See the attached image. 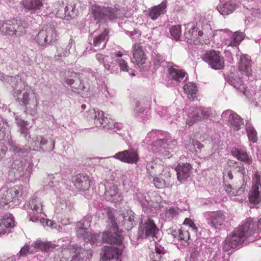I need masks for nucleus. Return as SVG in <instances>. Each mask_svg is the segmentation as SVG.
<instances>
[{
    "label": "nucleus",
    "mask_w": 261,
    "mask_h": 261,
    "mask_svg": "<svg viewBox=\"0 0 261 261\" xmlns=\"http://www.w3.org/2000/svg\"><path fill=\"white\" fill-rule=\"evenodd\" d=\"M154 252L162 255L165 254V250L163 247L156 245L155 247V252Z\"/></svg>",
    "instance_id": "052dcab7"
},
{
    "label": "nucleus",
    "mask_w": 261,
    "mask_h": 261,
    "mask_svg": "<svg viewBox=\"0 0 261 261\" xmlns=\"http://www.w3.org/2000/svg\"><path fill=\"white\" fill-rule=\"evenodd\" d=\"M139 230L145 234L146 238H154L159 231V228L154 221L148 217L144 222L139 224Z\"/></svg>",
    "instance_id": "ddd939ff"
},
{
    "label": "nucleus",
    "mask_w": 261,
    "mask_h": 261,
    "mask_svg": "<svg viewBox=\"0 0 261 261\" xmlns=\"http://www.w3.org/2000/svg\"><path fill=\"white\" fill-rule=\"evenodd\" d=\"M200 251V249L197 246H196L191 252V257L194 259H197L199 255Z\"/></svg>",
    "instance_id": "603ef678"
},
{
    "label": "nucleus",
    "mask_w": 261,
    "mask_h": 261,
    "mask_svg": "<svg viewBox=\"0 0 261 261\" xmlns=\"http://www.w3.org/2000/svg\"><path fill=\"white\" fill-rule=\"evenodd\" d=\"M184 89L189 99L193 100L196 98L198 89L195 84L189 83L184 86Z\"/></svg>",
    "instance_id": "7c9ffc66"
},
{
    "label": "nucleus",
    "mask_w": 261,
    "mask_h": 261,
    "mask_svg": "<svg viewBox=\"0 0 261 261\" xmlns=\"http://www.w3.org/2000/svg\"><path fill=\"white\" fill-rule=\"evenodd\" d=\"M158 165L153 162H149L146 165V170L148 174L151 177L154 176L156 175V169L157 168Z\"/></svg>",
    "instance_id": "a19ab883"
},
{
    "label": "nucleus",
    "mask_w": 261,
    "mask_h": 261,
    "mask_svg": "<svg viewBox=\"0 0 261 261\" xmlns=\"http://www.w3.org/2000/svg\"><path fill=\"white\" fill-rule=\"evenodd\" d=\"M226 177L231 180L233 179V175L230 171L227 173Z\"/></svg>",
    "instance_id": "338daca9"
},
{
    "label": "nucleus",
    "mask_w": 261,
    "mask_h": 261,
    "mask_svg": "<svg viewBox=\"0 0 261 261\" xmlns=\"http://www.w3.org/2000/svg\"><path fill=\"white\" fill-rule=\"evenodd\" d=\"M70 253L72 255L71 261H87L92 256L91 251L75 245L72 246Z\"/></svg>",
    "instance_id": "2eb2a0df"
},
{
    "label": "nucleus",
    "mask_w": 261,
    "mask_h": 261,
    "mask_svg": "<svg viewBox=\"0 0 261 261\" xmlns=\"http://www.w3.org/2000/svg\"><path fill=\"white\" fill-rule=\"evenodd\" d=\"M230 84L236 89L245 94L246 90V86L243 83L241 79H233L230 80Z\"/></svg>",
    "instance_id": "f704fd0d"
},
{
    "label": "nucleus",
    "mask_w": 261,
    "mask_h": 261,
    "mask_svg": "<svg viewBox=\"0 0 261 261\" xmlns=\"http://www.w3.org/2000/svg\"><path fill=\"white\" fill-rule=\"evenodd\" d=\"M170 141L167 139L160 140H159V141H158L159 144H160L162 147H163V148H165V149H171V147L168 146V143Z\"/></svg>",
    "instance_id": "6e6d98bb"
},
{
    "label": "nucleus",
    "mask_w": 261,
    "mask_h": 261,
    "mask_svg": "<svg viewBox=\"0 0 261 261\" xmlns=\"http://www.w3.org/2000/svg\"><path fill=\"white\" fill-rule=\"evenodd\" d=\"M31 247L29 245H24L20 250L19 253L21 255H26L28 253H31Z\"/></svg>",
    "instance_id": "5fc2aeb1"
},
{
    "label": "nucleus",
    "mask_w": 261,
    "mask_h": 261,
    "mask_svg": "<svg viewBox=\"0 0 261 261\" xmlns=\"http://www.w3.org/2000/svg\"><path fill=\"white\" fill-rule=\"evenodd\" d=\"M76 234L78 238L91 244L95 243L99 239L98 234L92 233L89 231L88 228L84 227V225L80 222L77 224Z\"/></svg>",
    "instance_id": "f8f14e48"
},
{
    "label": "nucleus",
    "mask_w": 261,
    "mask_h": 261,
    "mask_svg": "<svg viewBox=\"0 0 261 261\" xmlns=\"http://www.w3.org/2000/svg\"><path fill=\"white\" fill-rule=\"evenodd\" d=\"M110 32L107 28H105L102 32L93 38V45L96 48L95 50L103 49L109 40Z\"/></svg>",
    "instance_id": "6ab92c4d"
},
{
    "label": "nucleus",
    "mask_w": 261,
    "mask_h": 261,
    "mask_svg": "<svg viewBox=\"0 0 261 261\" xmlns=\"http://www.w3.org/2000/svg\"><path fill=\"white\" fill-rule=\"evenodd\" d=\"M210 115V110L208 108L199 107L193 109L188 114L189 118L186 124L191 126L194 123L207 119Z\"/></svg>",
    "instance_id": "6e6552de"
},
{
    "label": "nucleus",
    "mask_w": 261,
    "mask_h": 261,
    "mask_svg": "<svg viewBox=\"0 0 261 261\" xmlns=\"http://www.w3.org/2000/svg\"><path fill=\"white\" fill-rule=\"evenodd\" d=\"M21 4L28 11L35 12L43 6V0H22Z\"/></svg>",
    "instance_id": "b1692460"
},
{
    "label": "nucleus",
    "mask_w": 261,
    "mask_h": 261,
    "mask_svg": "<svg viewBox=\"0 0 261 261\" xmlns=\"http://www.w3.org/2000/svg\"><path fill=\"white\" fill-rule=\"evenodd\" d=\"M12 193H14V195H22V186L21 185L14 186L4 193L3 196L1 198V206H3L5 210L9 209L10 207L9 204L11 202H14L12 197Z\"/></svg>",
    "instance_id": "9d476101"
},
{
    "label": "nucleus",
    "mask_w": 261,
    "mask_h": 261,
    "mask_svg": "<svg viewBox=\"0 0 261 261\" xmlns=\"http://www.w3.org/2000/svg\"><path fill=\"white\" fill-rule=\"evenodd\" d=\"M104 18L107 17L110 20L116 18L117 9L111 7H104Z\"/></svg>",
    "instance_id": "ea45409f"
},
{
    "label": "nucleus",
    "mask_w": 261,
    "mask_h": 261,
    "mask_svg": "<svg viewBox=\"0 0 261 261\" xmlns=\"http://www.w3.org/2000/svg\"><path fill=\"white\" fill-rule=\"evenodd\" d=\"M34 246L35 248L38 249L43 251H50L56 248V245L51 242H43L38 240L34 243Z\"/></svg>",
    "instance_id": "c85d7f7f"
},
{
    "label": "nucleus",
    "mask_w": 261,
    "mask_h": 261,
    "mask_svg": "<svg viewBox=\"0 0 261 261\" xmlns=\"http://www.w3.org/2000/svg\"><path fill=\"white\" fill-rule=\"evenodd\" d=\"M235 10V6L230 2H227L223 6V11L227 14L232 12Z\"/></svg>",
    "instance_id": "49530a36"
},
{
    "label": "nucleus",
    "mask_w": 261,
    "mask_h": 261,
    "mask_svg": "<svg viewBox=\"0 0 261 261\" xmlns=\"http://www.w3.org/2000/svg\"><path fill=\"white\" fill-rule=\"evenodd\" d=\"M180 211V209L178 207H171L166 210L165 216L169 220H172L174 218H177Z\"/></svg>",
    "instance_id": "4c0bfd02"
},
{
    "label": "nucleus",
    "mask_w": 261,
    "mask_h": 261,
    "mask_svg": "<svg viewBox=\"0 0 261 261\" xmlns=\"http://www.w3.org/2000/svg\"><path fill=\"white\" fill-rule=\"evenodd\" d=\"M114 211L113 208L109 207H106L104 208V212L110 221L111 226L108 231L103 232L102 239L103 242L120 245L122 243L123 238L122 231L119 230L117 224Z\"/></svg>",
    "instance_id": "f03ea898"
},
{
    "label": "nucleus",
    "mask_w": 261,
    "mask_h": 261,
    "mask_svg": "<svg viewBox=\"0 0 261 261\" xmlns=\"http://www.w3.org/2000/svg\"><path fill=\"white\" fill-rule=\"evenodd\" d=\"M182 226H184L185 227L187 228L188 230H192L194 232H196L197 231V228L195 224L190 218H187L185 219L182 223Z\"/></svg>",
    "instance_id": "79ce46f5"
},
{
    "label": "nucleus",
    "mask_w": 261,
    "mask_h": 261,
    "mask_svg": "<svg viewBox=\"0 0 261 261\" xmlns=\"http://www.w3.org/2000/svg\"><path fill=\"white\" fill-rule=\"evenodd\" d=\"M6 228H11L15 226V221L12 215L9 214L4 216L1 220V224Z\"/></svg>",
    "instance_id": "72a5a7b5"
},
{
    "label": "nucleus",
    "mask_w": 261,
    "mask_h": 261,
    "mask_svg": "<svg viewBox=\"0 0 261 261\" xmlns=\"http://www.w3.org/2000/svg\"><path fill=\"white\" fill-rule=\"evenodd\" d=\"M116 62L118 63L121 71H127L128 70V67L127 63L125 61L121 58H118L116 59Z\"/></svg>",
    "instance_id": "c03bdc74"
},
{
    "label": "nucleus",
    "mask_w": 261,
    "mask_h": 261,
    "mask_svg": "<svg viewBox=\"0 0 261 261\" xmlns=\"http://www.w3.org/2000/svg\"><path fill=\"white\" fill-rule=\"evenodd\" d=\"M203 34V32L199 30L198 28L195 27L192 28L185 33L186 38L191 41H195L196 39L201 37Z\"/></svg>",
    "instance_id": "2f4dec72"
},
{
    "label": "nucleus",
    "mask_w": 261,
    "mask_h": 261,
    "mask_svg": "<svg viewBox=\"0 0 261 261\" xmlns=\"http://www.w3.org/2000/svg\"><path fill=\"white\" fill-rule=\"evenodd\" d=\"M28 206L33 211L34 214L43 213L42 203L38 198L32 199L29 202Z\"/></svg>",
    "instance_id": "cd10ccee"
},
{
    "label": "nucleus",
    "mask_w": 261,
    "mask_h": 261,
    "mask_svg": "<svg viewBox=\"0 0 261 261\" xmlns=\"http://www.w3.org/2000/svg\"><path fill=\"white\" fill-rule=\"evenodd\" d=\"M115 159L128 164H137L139 161V156L137 151L133 149L125 150L116 153Z\"/></svg>",
    "instance_id": "1a4fd4ad"
},
{
    "label": "nucleus",
    "mask_w": 261,
    "mask_h": 261,
    "mask_svg": "<svg viewBox=\"0 0 261 261\" xmlns=\"http://www.w3.org/2000/svg\"><path fill=\"white\" fill-rule=\"evenodd\" d=\"M133 57L137 65L139 67L145 64L146 57L143 47L140 44L136 43L133 47Z\"/></svg>",
    "instance_id": "4be33fe9"
},
{
    "label": "nucleus",
    "mask_w": 261,
    "mask_h": 261,
    "mask_svg": "<svg viewBox=\"0 0 261 261\" xmlns=\"http://www.w3.org/2000/svg\"><path fill=\"white\" fill-rule=\"evenodd\" d=\"M96 58L100 63H103L105 62L104 56L102 54H97L96 55Z\"/></svg>",
    "instance_id": "680f3d73"
},
{
    "label": "nucleus",
    "mask_w": 261,
    "mask_h": 261,
    "mask_svg": "<svg viewBox=\"0 0 261 261\" xmlns=\"http://www.w3.org/2000/svg\"><path fill=\"white\" fill-rule=\"evenodd\" d=\"M239 70L242 75L248 76L251 74V61L248 55H245L240 57Z\"/></svg>",
    "instance_id": "f3484780"
},
{
    "label": "nucleus",
    "mask_w": 261,
    "mask_h": 261,
    "mask_svg": "<svg viewBox=\"0 0 261 261\" xmlns=\"http://www.w3.org/2000/svg\"><path fill=\"white\" fill-rule=\"evenodd\" d=\"M254 184L253 186H257L261 190V175L259 173L256 172L253 177Z\"/></svg>",
    "instance_id": "de8ad7c7"
},
{
    "label": "nucleus",
    "mask_w": 261,
    "mask_h": 261,
    "mask_svg": "<svg viewBox=\"0 0 261 261\" xmlns=\"http://www.w3.org/2000/svg\"><path fill=\"white\" fill-rule=\"evenodd\" d=\"M231 153L234 157L242 162H245L249 165L252 163V159L249 157L246 151L236 149L232 151Z\"/></svg>",
    "instance_id": "a878e982"
},
{
    "label": "nucleus",
    "mask_w": 261,
    "mask_h": 261,
    "mask_svg": "<svg viewBox=\"0 0 261 261\" xmlns=\"http://www.w3.org/2000/svg\"><path fill=\"white\" fill-rule=\"evenodd\" d=\"M17 84L14 88V96L17 98L18 101L20 102L21 105L27 106L29 104L32 103V105L34 106L38 105L39 101L38 100V96L34 94V98L32 100V101L30 102L31 99L30 98V94L28 92H24L21 98L19 97V96L22 92L21 89H24L25 87V84L20 79L19 81L17 82Z\"/></svg>",
    "instance_id": "39448f33"
},
{
    "label": "nucleus",
    "mask_w": 261,
    "mask_h": 261,
    "mask_svg": "<svg viewBox=\"0 0 261 261\" xmlns=\"http://www.w3.org/2000/svg\"><path fill=\"white\" fill-rule=\"evenodd\" d=\"M255 232V226L253 221L248 220L236 228L225 238L223 250L229 252L241 245L243 243L252 237Z\"/></svg>",
    "instance_id": "f257e3e1"
},
{
    "label": "nucleus",
    "mask_w": 261,
    "mask_h": 261,
    "mask_svg": "<svg viewBox=\"0 0 261 261\" xmlns=\"http://www.w3.org/2000/svg\"><path fill=\"white\" fill-rule=\"evenodd\" d=\"M65 82L68 85L71 86L74 84V80L71 79H67Z\"/></svg>",
    "instance_id": "e2e57ef3"
},
{
    "label": "nucleus",
    "mask_w": 261,
    "mask_h": 261,
    "mask_svg": "<svg viewBox=\"0 0 261 261\" xmlns=\"http://www.w3.org/2000/svg\"><path fill=\"white\" fill-rule=\"evenodd\" d=\"M122 215L123 218L121 222L122 225L126 229H131L136 224L135 213L130 210H127Z\"/></svg>",
    "instance_id": "5701e85b"
},
{
    "label": "nucleus",
    "mask_w": 261,
    "mask_h": 261,
    "mask_svg": "<svg viewBox=\"0 0 261 261\" xmlns=\"http://www.w3.org/2000/svg\"><path fill=\"white\" fill-rule=\"evenodd\" d=\"M149 256L150 258V261H160L162 258L161 255L155 253L153 251L149 254Z\"/></svg>",
    "instance_id": "864d4df0"
},
{
    "label": "nucleus",
    "mask_w": 261,
    "mask_h": 261,
    "mask_svg": "<svg viewBox=\"0 0 261 261\" xmlns=\"http://www.w3.org/2000/svg\"><path fill=\"white\" fill-rule=\"evenodd\" d=\"M58 40L56 31L53 28L40 30L35 37V42L40 46H46Z\"/></svg>",
    "instance_id": "423d86ee"
},
{
    "label": "nucleus",
    "mask_w": 261,
    "mask_h": 261,
    "mask_svg": "<svg viewBox=\"0 0 261 261\" xmlns=\"http://www.w3.org/2000/svg\"><path fill=\"white\" fill-rule=\"evenodd\" d=\"M206 215L207 224L213 228L219 229L227 222V218L223 211L208 212Z\"/></svg>",
    "instance_id": "0eeeda50"
},
{
    "label": "nucleus",
    "mask_w": 261,
    "mask_h": 261,
    "mask_svg": "<svg viewBox=\"0 0 261 261\" xmlns=\"http://www.w3.org/2000/svg\"><path fill=\"white\" fill-rule=\"evenodd\" d=\"M153 183L155 187L157 188H161L163 185L161 180L158 177H154L153 180Z\"/></svg>",
    "instance_id": "bf43d9fd"
},
{
    "label": "nucleus",
    "mask_w": 261,
    "mask_h": 261,
    "mask_svg": "<svg viewBox=\"0 0 261 261\" xmlns=\"http://www.w3.org/2000/svg\"><path fill=\"white\" fill-rule=\"evenodd\" d=\"M103 64L105 69L111 73H113L115 71V69L113 68V63L109 64L108 62H104Z\"/></svg>",
    "instance_id": "13d9d810"
},
{
    "label": "nucleus",
    "mask_w": 261,
    "mask_h": 261,
    "mask_svg": "<svg viewBox=\"0 0 261 261\" xmlns=\"http://www.w3.org/2000/svg\"><path fill=\"white\" fill-rule=\"evenodd\" d=\"M168 72L172 79L177 82H180L183 80L186 74L184 70L173 67L169 68Z\"/></svg>",
    "instance_id": "c756f323"
},
{
    "label": "nucleus",
    "mask_w": 261,
    "mask_h": 261,
    "mask_svg": "<svg viewBox=\"0 0 261 261\" xmlns=\"http://www.w3.org/2000/svg\"><path fill=\"white\" fill-rule=\"evenodd\" d=\"M192 144L196 153L200 152L204 147V145L197 140H193Z\"/></svg>",
    "instance_id": "a18cd8bd"
},
{
    "label": "nucleus",
    "mask_w": 261,
    "mask_h": 261,
    "mask_svg": "<svg viewBox=\"0 0 261 261\" xmlns=\"http://www.w3.org/2000/svg\"><path fill=\"white\" fill-rule=\"evenodd\" d=\"M192 165L188 163H179L175 167L177 178L179 182L182 183L187 180L192 171Z\"/></svg>",
    "instance_id": "4468645a"
},
{
    "label": "nucleus",
    "mask_w": 261,
    "mask_h": 261,
    "mask_svg": "<svg viewBox=\"0 0 261 261\" xmlns=\"http://www.w3.org/2000/svg\"><path fill=\"white\" fill-rule=\"evenodd\" d=\"M106 199L108 201L120 203L123 200L121 194L118 192V188L115 185H112L105 192Z\"/></svg>",
    "instance_id": "a211bd4d"
},
{
    "label": "nucleus",
    "mask_w": 261,
    "mask_h": 261,
    "mask_svg": "<svg viewBox=\"0 0 261 261\" xmlns=\"http://www.w3.org/2000/svg\"><path fill=\"white\" fill-rule=\"evenodd\" d=\"M74 186L81 191L85 192L88 190L90 187L89 176L84 174L77 175L74 182Z\"/></svg>",
    "instance_id": "412c9836"
},
{
    "label": "nucleus",
    "mask_w": 261,
    "mask_h": 261,
    "mask_svg": "<svg viewBox=\"0 0 261 261\" xmlns=\"http://www.w3.org/2000/svg\"><path fill=\"white\" fill-rule=\"evenodd\" d=\"M257 226L258 228L261 230V218L258 221Z\"/></svg>",
    "instance_id": "774afa93"
},
{
    "label": "nucleus",
    "mask_w": 261,
    "mask_h": 261,
    "mask_svg": "<svg viewBox=\"0 0 261 261\" xmlns=\"http://www.w3.org/2000/svg\"><path fill=\"white\" fill-rule=\"evenodd\" d=\"M36 142L39 143L40 145H44L47 144V140L42 136H39L36 137Z\"/></svg>",
    "instance_id": "4d7b16f0"
},
{
    "label": "nucleus",
    "mask_w": 261,
    "mask_h": 261,
    "mask_svg": "<svg viewBox=\"0 0 261 261\" xmlns=\"http://www.w3.org/2000/svg\"><path fill=\"white\" fill-rule=\"evenodd\" d=\"M172 234L174 238L177 237L179 241L189 243V241L190 240V236L189 230H188L187 228L181 226L177 231L172 230Z\"/></svg>",
    "instance_id": "393cba45"
},
{
    "label": "nucleus",
    "mask_w": 261,
    "mask_h": 261,
    "mask_svg": "<svg viewBox=\"0 0 261 261\" xmlns=\"http://www.w3.org/2000/svg\"><path fill=\"white\" fill-rule=\"evenodd\" d=\"M228 116V124L231 129L234 131L241 129L244 125L243 119L237 113L230 110H227L222 114V118H225Z\"/></svg>",
    "instance_id": "9b49d317"
},
{
    "label": "nucleus",
    "mask_w": 261,
    "mask_h": 261,
    "mask_svg": "<svg viewBox=\"0 0 261 261\" xmlns=\"http://www.w3.org/2000/svg\"><path fill=\"white\" fill-rule=\"evenodd\" d=\"M21 196L22 195H14V193H12V197L14 202H15L18 199V198Z\"/></svg>",
    "instance_id": "69168bd1"
},
{
    "label": "nucleus",
    "mask_w": 261,
    "mask_h": 261,
    "mask_svg": "<svg viewBox=\"0 0 261 261\" xmlns=\"http://www.w3.org/2000/svg\"><path fill=\"white\" fill-rule=\"evenodd\" d=\"M246 130L249 140L253 143L256 142L257 141V133L254 128L250 124H247Z\"/></svg>",
    "instance_id": "c9c22d12"
},
{
    "label": "nucleus",
    "mask_w": 261,
    "mask_h": 261,
    "mask_svg": "<svg viewBox=\"0 0 261 261\" xmlns=\"http://www.w3.org/2000/svg\"><path fill=\"white\" fill-rule=\"evenodd\" d=\"M250 203L257 204L261 201V190L257 186H253L249 195Z\"/></svg>",
    "instance_id": "bb28decb"
},
{
    "label": "nucleus",
    "mask_w": 261,
    "mask_h": 261,
    "mask_svg": "<svg viewBox=\"0 0 261 261\" xmlns=\"http://www.w3.org/2000/svg\"><path fill=\"white\" fill-rule=\"evenodd\" d=\"M30 220L32 221L33 222H37L39 220V218L38 217H33L31 215H30Z\"/></svg>",
    "instance_id": "0e129e2a"
},
{
    "label": "nucleus",
    "mask_w": 261,
    "mask_h": 261,
    "mask_svg": "<svg viewBox=\"0 0 261 261\" xmlns=\"http://www.w3.org/2000/svg\"><path fill=\"white\" fill-rule=\"evenodd\" d=\"M245 34L241 32L237 31L234 32L232 36L235 42L237 43L238 46H239V44L241 42L244 40L245 38Z\"/></svg>",
    "instance_id": "37998d69"
},
{
    "label": "nucleus",
    "mask_w": 261,
    "mask_h": 261,
    "mask_svg": "<svg viewBox=\"0 0 261 261\" xmlns=\"http://www.w3.org/2000/svg\"><path fill=\"white\" fill-rule=\"evenodd\" d=\"M225 45H226L227 47L231 46V47H238L237 43L235 42L232 36L229 39H226L224 41Z\"/></svg>",
    "instance_id": "3c124183"
},
{
    "label": "nucleus",
    "mask_w": 261,
    "mask_h": 261,
    "mask_svg": "<svg viewBox=\"0 0 261 261\" xmlns=\"http://www.w3.org/2000/svg\"><path fill=\"white\" fill-rule=\"evenodd\" d=\"M104 7L94 5L92 7V13L95 20L98 21L104 18Z\"/></svg>",
    "instance_id": "473e14b6"
},
{
    "label": "nucleus",
    "mask_w": 261,
    "mask_h": 261,
    "mask_svg": "<svg viewBox=\"0 0 261 261\" xmlns=\"http://www.w3.org/2000/svg\"><path fill=\"white\" fill-rule=\"evenodd\" d=\"M226 192L231 196H235L238 195L239 191H237L233 189L230 185L226 186L225 188Z\"/></svg>",
    "instance_id": "09e8293b"
},
{
    "label": "nucleus",
    "mask_w": 261,
    "mask_h": 261,
    "mask_svg": "<svg viewBox=\"0 0 261 261\" xmlns=\"http://www.w3.org/2000/svg\"><path fill=\"white\" fill-rule=\"evenodd\" d=\"M170 32L173 38L176 40H178L181 34V25L177 24L171 27L170 29Z\"/></svg>",
    "instance_id": "58836bf2"
},
{
    "label": "nucleus",
    "mask_w": 261,
    "mask_h": 261,
    "mask_svg": "<svg viewBox=\"0 0 261 261\" xmlns=\"http://www.w3.org/2000/svg\"><path fill=\"white\" fill-rule=\"evenodd\" d=\"M167 0L163 1L160 4L151 7L148 10V16L152 20L156 19L161 15L166 12Z\"/></svg>",
    "instance_id": "aec40b11"
},
{
    "label": "nucleus",
    "mask_w": 261,
    "mask_h": 261,
    "mask_svg": "<svg viewBox=\"0 0 261 261\" xmlns=\"http://www.w3.org/2000/svg\"><path fill=\"white\" fill-rule=\"evenodd\" d=\"M93 112L95 113L94 118L97 119L99 120V122L101 124L103 123V113L102 111H100L99 110H97L95 111V110L94 109L93 110Z\"/></svg>",
    "instance_id": "8fccbe9b"
},
{
    "label": "nucleus",
    "mask_w": 261,
    "mask_h": 261,
    "mask_svg": "<svg viewBox=\"0 0 261 261\" xmlns=\"http://www.w3.org/2000/svg\"><path fill=\"white\" fill-rule=\"evenodd\" d=\"M102 251L103 252L102 258L106 260L113 258L118 260L122 253V248H118L114 246H104Z\"/></svg>",
    "instance_id": "dca6fc26"
},
{
    "label": "nucleus",
    "mask_w": 261,
    "mask_h": 261,
    "mask_svg": "<svg viewBox=\"0 0 261 261\" xmlns=\"http://www.w3.org/2000/svg\"><path fill=\"white\" fill-rule=\"evenodd\" d=\"M202 59L214 69H221L224 66V59L220 51L207 50L202 55Z\"/></svg>",
    "instance_id": "20e7f679"
},
{
    "label": "nucleus",
    "mask_w": 261,
    "mask_h": 261,
    "mask_svg": "<svg viewBox=\"0 0 261 261\" xmlns=\"http://www.w3.org/2000/svg\"><path fill=\"white\" fill-rule=\"evenodd\" d=\"M28 27V24L25 21L20 19H12L3 23L1 31L5 35L19 36L25 32Z\"/></svg>",
    "instance_id": "7ed1b4c3"
},
{
    "label": "nucleus",
    "mask_w": 261,
    "mask_h": 261,
    "mask_svg": "<svg viewBox=\"0 0 261 261\" xmlns=\"http://www.w3.org/2000/svg\"><path fill=\"white\" fill-rule=\"evenodd\" d=\"M150 106V100L145 99L143 101H137L136 105L135 111L137 113H142Z\"/></svg>",
    "instance_id": "e433bc0d"
}]
</instances>
